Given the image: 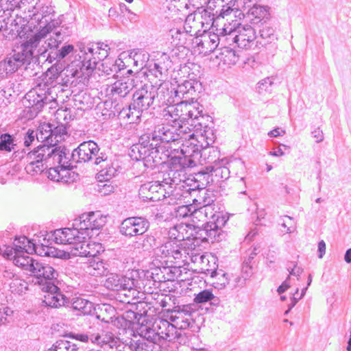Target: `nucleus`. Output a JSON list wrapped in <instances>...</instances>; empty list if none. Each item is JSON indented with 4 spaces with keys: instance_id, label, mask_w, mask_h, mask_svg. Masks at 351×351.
Returning a JSON list of instances; mask_svg holds the SVG:
<instances>
[{
    "instance_id": "obj_41",
    "label": "nucleus",
    "mask_w": 351,
    "mask_h": 351,
    "mask_svg": "<svg viewBox=\"0 0 351 351\" xmlns=\"http://www.w3.org/2000/svg\"><path fill=\"white\" fill-rule=\"evenodd\" d=\"M173 90L175 97L182 100L183 98L187 99L188 95L194 92L193 86L190 81H184L182 84H178L176 89Z\"/></svg>"
},
{
    "instance_id": "obj_26",
    "label": "nucleus",
    "mask_w": 351,
    "mask_h": 351,
    "mask_svg": "<svg viewBox=\"0 0 351 351\" xmlns=\"http://www.w3.org/2000/svg\"><path fill=\"white\" fill-rule=\"evenodd\" d=\"M154 99L156 106H169L176 101L173 90H169L167 82H162L158 86L154 85Z\"/></svg>"
},
{
    "instance_id": "obj_28",
    "label": "nucleus",
    "mask_w": 351,
    "mask_h": 351,
    "mask_svg": "<svg viewBox=\"0 0 351 351\" xmlns=\"http://www.w3.org/2000/svg\"><path fill=\"white\" fill-rule=\"evenodd\" d=\"M171 66L170 57L166 53H162L153 65L149 66V72L159 81H163V77L167 75V71Z\"/></svg>"
},
{
    "instance_id": "obj_48",
    "label": "nucleus",
    "mask_w": 351,
    "mask_h": 351,
    "mask_svg": "<svg viewBox=\"0 0 351 351\" xmlns=\"http://www.w3.org/2000/svg\"><path fill=\"white\" fill-rule=\"evenodd\" d=\"M199 192L201 194L199 195L198 199L195 198L193 199V204L198 205L199 206H213V204L215 202L213 193L206 191L205 189L200 190Z\"/></svg>"
},
{
    "instance_id": "obj_11",
    "label": "nucleus",
    "mask_w": 351,
    "mask_h": 351,
    "mask_svg": "<svg viewBox=\"0 0 351 351\" xmlns=\"http://www.w3.org/2000/svg\"><path fill=\"white\" fill-rule=\"evenodd\" d=\"M202 18L200 14L193 13L187 16L183 29H172L170 30V35L176 45L183 46L187 44L188 40H191L193 36H197L199 25H203L199 19Z\"/></svg>"
},
{
    "instance_id": "obj_35",
    "label": "nucleus",
    "mask_w": 351,
    "mask_h": 351,
    "mask_svg": "<svg viewBox=\"0 0 351 351\" xmlns=\"http://www.w3.org/2000/svg\"><path fill=\"white\" fill-rule=\"evenodd\" d=\"M71 308L83 315H89L95 309L93 302L82 298H73L71 302Z\"/></svg>"
},
{
    "instance_id": "obj_6",
    "label": "nucleus",
    "mask_w": 351,
    "mask_h": 351,
    "mask_svg": "<svg viewBox=\"0 0 351 351\" xmlns=\"http://www.w3.org/2000/svg\"><path fill=\"white\" fill-rule=\"evenodd\" d=\"M55 101L51 95V88L46 84H38L35 88L26 93L23 104L29 109L30 117H36L45 105Z\"/></svg>"
},
{
    "instance_id": "obj_38",
    "label": "nucleus",
    "mask_w": 351,
    "mask_h": 351,
    "mask_svg": "<svg viewBox=\"0 0 351 351\" xmlns=\"http://www.w3.org/2000/svg\"><path fill=\"white\" fill-rule=\"evenodd\" d=\"M29 254L26 253H19L14 258L13 262L15 265L21 267L25 271L31 272L34 267V263H36V261L29 256Z\"/></svg>"
},
{
    "instance_id": "obj_14",
    "label": "nucleus",
    "mask_w": 351,
    "mask_h": 351,
    "mask_svg": "<svg viewBox=\"0 0 351 351\" xmlns=\"http://www.w3.org/2000/svg\"><path fill=\"white\" fill-rule=\"evenodd\" d=\"M176 330L174 325H171L169 320L159 317L154 321L152 328L147 331L146 335H147V339L160 345L165 341L170 342L174 340L176 336L173 335Z\"/></svg>"
},
{
    "instance_id": "obj_51",
    "label": "nucleus",
    "mask_w": 351,
    "mask_h": 351,
    "mask_svg": "<svg viewBox=\"0 0 351 351\" xmlns=\"http://www.w3.org/2000/svg\"><path fill=\"white\" fill-rule=\"evenodd\" d=\"M66 134V128L64 123H60L57 126L53 125L52 127V139L51 140L50 145H56L57 143L61 141L63 138V135Z\"/></svg>"
},
{
    "instance_id": "obj_55",
    "label": "nucleus",
    "mask_w": 351,
    "mask_h": 351,
    "mask_svg": "<svg viewBox=\"0 0 351 351\" xmlns=\"http://www.w3.org/2000/svg\"><path fill=\"white\" fill-rule=\"evenodd\" d=\"M101 68L99 69L107 75H112L113 76L117 73L116 65L114 60L110 59H104V62L101 64Z\"/></svg>"
},
{
    "instance_id": "obj_24",
    "label": "nucleus",
    "mask_w": 351,
    "mask_h": 351,
    "mask_svg": "<svg viewBox=\"0 0 351 351\" xmlns=\"http://www.w3.org/2000/svg\"><path fill=\"white\" fill-rule=\"evenodd\" d=\"M84 270L88 274L95 277L108 276L110 271V264L107 261L95 254L88 259Z\"/></svg>"
},
{
    "instance_id": "obj_15",
    "label": "nucleus",
    "mask_w": 351,
    "mask_h": 351,
    "mask_svg": "<svg viewBox=\"0 0 351 351\" xmlns=\"http://www.w3.org/2000/svg\"><path fill=\"white\" fill-rule=\"evenodd\" d=\"M97 49L98 47H93L90 44L80 47V58L82 64L80 69L83 74L91 73L97 64L108 56V53L104 51L99 52Z\"/></svg>"
},
{
    "instance_id": "obj_62",
    "label": "nucleus",
    "mask_w": 351,
    "mask_h": 351,
    "mask_svg": "<svg viewBox=\"0 0 351 351\" xmlns=\"http://www.w3.org/2000/svg\"><path fill=\"white\" fill-rule=\"evenodd\" d=\"M13 311L9 307L0 308V326L9 323L12 319Z\"/></svg>"
},
{
    "instance_id": "obj_34",
    "label": "nucleus",
    "mask_w": 351,
    "mask_h": 351,
    "mask_svg": "<svg viewBox=\"0 0 351 351\" xmlns=\"http://www.w3.org/2000/svg\"><path fill=\"white\" fill-rule=\"evenodd\" d=\"M90 245L86 241V238L82 239L81 241H76V243H74L71 245L73 256H84L90 258L92 256H94L95 254L90 250Z\"/></svg>"
},
{
    "instance_id": "obj_43",
    "label": "nucleus",
    "mask_w": 351,
    "mask_h": 351,
    "mask_svg": "<svg viewBox=\"0 0 351 351\" xmlns=\"http://www.w3.org/2000/svg\"><path fill=\"white\" fill-rule=\"evenodd\" d=\"M259 35L260 38L262 39L259 43L262 45H266L277 40L274 29L268 25L263 26V28L259 30Z\"/></svg>"
},
{
    "instance_id": "obj_46",
    "label": "nucleus",
    "mask_w": 351,
    "mask_h": 351,
    "mask_svg": "<svg viewBox=\"0 0 351 351\" xmlns=\"http://www.w3.org/2000/svg\"><path fill=\"white\" fill-rule=\"evenodd\" d=\"M187 226L184 223L176 224L169 228L168 232L169 237L171 241L176 240L181 241L185 239L184 232H186Z\"/></svg>"
},
{
    "instance_id": "obj_42",
    "label": "nucleus",
    "mask_w": 351,
    "mask_h": 351,
    "mask_svg": "<svg viewBox=\"0 0 351 351\" xmlns=\"http://www.w3.org/2000/svg\"><path fill=\"white\" fill-rule=\"evenodd\" d=\"M103 162L106 165L101 166L102 169L97 173V178L100 182L110 180L117 173L116 168L111 163H109L107 160Z\"/></svg>"
},
{
    "instance_id": "obj_20",
    "label": "nucleus",
    "mask_w": 351,
    "mask_h": 351,
    "mask_svg": "<svg viewBox=\"0 0 351 351\" xmlns=\"http://www.w3.org/2000/svg\"><path fill=\"white\" fill-rule=\"evenodd\" d=\"M46 37L45 32L39 30L34 34L27 36L26 40L17 47V49L23 53L26 60L31 62L34 58L43 57L42 56L37 55V50L41 46V40Z\"/></svg>"
},
{
    "instance_id": "obj_39",
    "label": "nucleus",
    "mask_w": 351,
    "mask_h": 351,
    "mask_svg": "<svg viewBox=\"0 0 351 351\" xmlns=\"http://www.w3.org/2000/svg\"><path fill=\"white\" fill-rule=\"evenodd\" d=\"M146 339L138 340L136 341L131 340L129 348L132 351H155L154 342L147 339V335H145Z\"/></svg>"
},
{
    "instance_id": "obj_5",
    "label": "nucleus",
    "mask_w": 351,
    "mask_h": 351,
    "mask_svg": "<svg viewBox=\"0 0 351 351\" xmlns=\"http://www.w3.org/2000/svg\"><path fill=\"white\" fill-rule=\"evenodd\" d=\"M171 260L179 264L178 267H162L153 269L150 272L151 277L154 282L175 281L181 275L180 264L186 265L189 250L176 244ZM149 277V276H147Z\"/></svg>"
},
{
    "instance_id": "obj_59",
    "label": "nucleus",
    "mask_w": 351,
    "mask_h": 351,
    "mask_svg": "<svg viewBox=\"0 0 351 351\" xmlns=\"http://www.w3.org/2000/svg\"><path fill=\"white\" fill-rule=\"evenodd\" d=\"M0 254L6 258L12 259L14 261V258L16 257V254H19V252L16 250V247L14 245L12 247L4 245L0 246Z\"/></svg>"
},
{
    "instance_id": "obj_29",
    "label": "nucleus",
    "mask_w": 351,
    "mask_h": 351,
    "mask_svg": "<svg viewBox=\"0 0 351 351\" xmlns=\"http://www.w3.org/2000/svg\"><path fill=\"white\" fill-rule=\"evenodd\" d=\"M135 79L134 76L123 77L116 81L111 87V93L113 96L117 95L124 97L135 87Z\"/></svg>"
},
{
    "instance_id": "obj_3",
    "label": "nucleus",
    "mask_w": 351,
    "mask_h": 351,
    "mask_svg": "<svg viewBox=\"0 0 351 351\" xmlns=\"http://www.w3.org/2000/svg\"><path fill=\"white\" fill-rule=\"evenodd\" d=\"M198 103H189L186 100L176 99V101L162 110V116L166 121L177 123L187 122L191 126H197L196 123L204 119L202 110H199Z\"/></svg>"
},
{
    "instance_id": "obj_25",
    "label": "nucleus",
    "mask_w": 351,
    "mask_h": 351,
    "mask_svg": "<svg viewBox=\"0 0 351 351\" xmlns=\"http://www.w3.org/2000/svg\"><path fill=\"white\" fill-rule=\"evenodd\" d=\"M208 8L215 11L213 15L224 18L231 12H238L235 0H208Z\"/></svg>"
},
{
    "instance_id": "obj_56",
    "label": "nucleus",
    "mask_w": 351,
    "mask_h": 351,
    "mask_svg": "<svg viewBox=\"0 0 351 351\" xmlns=\"http://www.w3.org/2000/svg\"><path fill=\"white\" fill-rule=\"evenodd\" d=\"M193 208V204L191 205H182L178 206L175 210V216L178 219H183L187 217H191V213Z\"/></svg>"
},
{
    "instance_id": "obj_7",
    "label": "nucleus",
    "mask_w": 351,
    "mask_h": 351,
    "mask_svg": "<svg viewBox=\"0 0 351 351\" xmlns=\"http://www.w3.org/2000/svg\"><path fill=\"white\" fill-rule=\"evenodd\" d=\"M41 242L39 239L38 241L40 243L42 246H48L54 242L56 244L60 245H69L71 246L76 241H81L82 239L88 237V234L84 232H82L81 229L77 226H75V221L73 223L72 228H64L55 230L45 235Z\"/></svg>"
},
{
    "instance_id": "obj_19",
    "label": "nucleus",
    "mask_w": 351,
    "mask_h": 351,
    "mask_svg": "<svg viewBox=\"0 0 351 351\" xmlns=\"http://www.w3.org/2000/svg\"><path fill=\"white\" fill-rule=\"evenodd\" d=\"M106 223V217L99 213H84L75 219V226L89 236V230H99Z\"/></svg>"
},
{
    "instance_id": "obj_1",
    "label": "nucleus",
    "mask_w": 351,
    "mask_h": 351,
    "mask_svg": "<svg viewBox=\"0 0 351 351\" xmlns=\"http://www.w3.org/2000/svg\"><path fill=\"white\" fill-rule=\"evenodd\" d=\"M196 124L197 126H193V133L186 132L183 126L177 128L169 123L157 125L152 132L140 136L138 143L132 146V152L138 154V158L158 162V158H162L159 157L160 150H162V144L178 146L181 155L191 159L189 164L200 163L210 145H205L207 140L202 134V123L199 121Z\"/></svg>"
},
{
    "instance_id": "obj_50",
    "label": "nucleus",
    "mask_w": 351,
    "mask_h": 351,
    "mask_svg": "<svg viewBox=\"0 0 351 351\" xmlns=\"http://www.w3.org/2000/svg\"><path fill=\"white\" fill-rule=\"evenodd\" d=\"M274 77H267L260 80L256 85L257 92L259 94L271 93L274 84Z\"/></svg>"
},
{
    "instance_id": "obj_30",
    "label": "nucleus",
    "mask_w": 351,
    "mask_h": 351,
    "mask_svg": "<svg viewBox=\"0 0 351 351\" xmlns=\"http://www.w3.org/2000/svg\"><path fill=\"white\" fill-rule=\"evenodd\" d=\"M247 9V16L253 25L263 23L269 17V8L267 6L256 4Z\"/></svg>"
},
{
    "instance_id": "obj_45",
    "label": "nucleus",
    "mask_w": 351,
    "mask_h": 351,
    "mask_svg": "<svg viewBox=\"0 0 351 351\" xmlns=\"http://www.w3.org/2000/svg\"><path fill=\"white\" fill-rule=\"evenodd\" d=\"M195 182H197L196 187L199 190H204L206 187L210 183L213 182L211 174L209 171H201L195 174Z\"/></svg>"
},
{
    "instance_id": "obj_18",
    "label": "nucleus",
    "mask_w": 351,
    "mask_h": 351,
    "mask_svg": "<svg viewBox=\"0 0 351 351\" xmlns=\"http://www.w3.org/2000/svg\"><path fill=\"white\" fill-rule=\"evenodd\" d=\"M30 274L34 276L32 281L35 285H38L40 289L48 284H54L58 276L57 271L51 265L37 261Z\"/></svg>"
},
{
    "instance_id": "obj_58",
    "label": "nucleus",
    "mask_w": 351,
    "mask_h": 351,
    "mask_svg": "<svg viewBox=\"0 0 351 351\" xmlns=\"http://www.w3.org/2000/svg\"><path fill=\"white\" fill-rule=\"evenodd\" d=\"M212 291L208 289H205L196 294L193 300L196 304H203L208 302L209 300H212Z\"/></svg>"
},
{
    "instance_id": "obj_57",
    "label": "nucleus",
    "mask_w": 351,
    "mask_h": 351,
    "mask_svg": "<svg viewBox=\"0 0 351 351\" xmlns=\"http://www.w3.org/2000/svg\"><path fill=\"white\" fill-rule=\"evenodd\" d=\"M28 10V14H25L24 16H20L19 18V23L21 24V26L25 25L27 23H28L29 19H36V15L38 14L37 9L34 5H29L28 8H25L24 11Z\"/></svg>"
},
{
    "instance_id": "obj_23",
    "label": "nucleus",
    "mask_w": 351,
    "mask_h": 351,
    "mask_svg": "<svg viewBox=\"0 0 351 351\" xmlns=\"http://www.w3.org/2000/svg\"><path fill=\"white\" fill-rule=\"evenodd\" d=\"M38 147L39 151L43 154L47 168L50 166H60L65 163L63 162V158L66 159V154L55 147V145L43 144Z\"/></svg>"
},
{
    "instance_id": "obj_10",
    "label": "nucleus",
    "mask_w": 351,
    "mask_h": 351,
    "mask_svg": "<svg viewBox=\"0 0 351 351\" xmlns=\"http://www.w3.org/2000/svg\"><path fill=\"white\" fill-rule=\"evenodd\" d=\"M213 28L215 32H204L200 38L198 35L195 38L196 45L205 52L213 51L219 45L224 48L229 46L226 23L221 27H215L213 23Z\"/></svg>"
},
{
    "instance_id": "obj_12",
    "label": "nucleus",
    "mask_w": 351,
    "mask_h": 351,
    "mask_svg": "<svg viewBox=\"0 0 351 351\" xmlns=\"http://www.w3.org/2000/svg\"><path fill=\"white\" fill-rule=\"evenodd\" d=\"M154 94V85L152 84H145L136 88L133 94L132 102L136 118H139L143 111L156 108Z\"/></svg>"
},
{
    "instance_id": "obj_8",
    "label": "nucleus",
    "mask_w": 351,
    "mask_h": 351,
    "mask_svg": "<svg viewBox=\"0 0 351 351\" xmlns=\"http://www.w3.org/2000/svg\"><path fill=\"white\" fill-rule=\"evenodd\" d=\"M106 276L104 282L105 287L111 291L121 292V294L125 298L122 302L130 303L131 299L136 298L138 292L134 288L135 280L134 278L114 273H108Z\"/></svg>"
},
{
    "instance_id": "obj_47",
    "label": "nucleus",
    "mask_w": 351,
    "mask_h": 351,
    "mask_svg": "<svg viewBox=\"0 0 351 351\" xmlns=\"http://www.w3.org/2000/svg\"><path fill=\"white\" fill-rule=\"evenodd\" d=\"M77 344L67 340L57 341L48 351H78Z\"/></svg>"
},
{
    "instance_id": "obj_2",
    "label": "nucleus",
    "mask_w": 351,
    "mask_h": 351,
    "mask_svg": "<svg viewBox=\"0 0 351 351\" xmlns=\"http://www.w3.org/2000/svg\"><path fill=\"white\" fill-rule=\"evenodd\" d=\"M162 150L160 149L159 152V162H155L154 161L148 162L143 158H138V154L132 152L131 148L130 156L136 160H143L146 166H155L160 162H164L166 160L169 159V169L163 173L162 183H164L167 193H169L170 200L169 204L176 203L178 200H181L182 197H186L188 194L190 193L191 189L189 187V184L186 180V168H191L195 167L197 164H189L191 159L184 155H176V153H179V149L173 147L170 145L162 144Z\"/></svg>"
},
{
    "instance_id": "obj_9",
    "label": "nucleus",
    "mask_w": 351,
    "mask_h": 351,
    "mask_svg": "<svg viewBox=\"0 0 351 351\" xmlns=\"http://www.w3.org/2000/svg\"><path fill=\"white\" fill-rule=\"evenodd\" d=\"M191 219L195 226L197 228L202 227L199 233L200 237H202V241L212 243L219 241L221 229L216 222L207 221L201 206L193 204L192 213H191Z\"/></svg>"
},
{
    "instance_id": "obj_54",
    "label": "nucleus",
    "mask_w": 351,
    "mask_h": 351,
    "mask_svg": "<svg viewBox=\"0 0 351 351\" xmlns=\"http://www.w3.org/2000/svg\"><path fill=\"white\" fill-rule=\"evenodd\" d=\"M207 154L202 156V158L207 163L215 164L219 158V152L214 147H208L206 148Z\"/></svg>"
},
{
    "instance_id": "obj_21",
    "label": "nucleus",
    "mask_w": 351,
    "mask_h": 351,
    "mask_svg": "<svg viewBox=\"0 0 351 351\" xmlns=\"http://www.w3.org/2000/svg\"><path fill=\"white\" fill-rule=\"evenodd\" d=\"M19 158L24 159L26 162L25 169L27 173L31 176L40 174L45 169H47V165L43 158V154L41 153L38 147L29 152L25 156H19Z\"/></svg>"
},
{
    "instance_id": "obj_17",
    "label": "nucleus",
    "mask_w": 351,
    "mask_h": 351,
    "mask_svg": "<svg viewBox=\"0 0 351 351\" xmlns=\"http://www.w3.org/2000/svg\"><path fill=\"white\" fill-rule=\"evenodd\" d=\"M149 228V221L142 217H132L125 219L121 223L120 232L121 234L132 237L143 235Z\"/></svg>"
},
{
    "instance_id": "obj_64",
    "label": "nucleus",
    "mask_w": 351,
    "mask_h": 351,
    "mask_svg": "<svg viewBox=\"0 0 351 351\" xmlns=\"http://www.w3.org/2000/svg\"><path fill=\"white\" fill-rule=\"evenodd\" d=\"M119 117L120 119L132 118V121H134L138 119L135 117V110H134L132 106V104L128 108H123L121 110H120Z\"/></svg>"
},
{
    "instance_id": "obj_16",
    "label": "nucleus",
    "mask_w": 351,
    "mask_h": 351,
    "mask_svg": "<svg viewBox=\"0 0 351 351\" xmlns=\"http://www.w3.org/2000/svg\"><path fill=\"white\" fill-rule=\"evenodd\" d=\"M167 191L168 189L162 181L149 182L141 186L138 195L143 201L158 202L167 198L170 199Z\"/></svg>"
},
{
    "instance_id": "obj_31",
    "label": "nucleus",
    "mask_w": 351,
    "mask_h": 351,
    "mask_svg": "<svg viewBox=\"0 0 351 351\" xmlns=\"http://www.w3.org/2000/svg\"><path fill=\"white\" fill-rule=\"evenodd\" d=\"M54 36H51L37 50V55L42 56L47 59V52L49 49H57L59 45L63 41L62 34L60 31L54 32Z\"/></svg>"
},
{
    "instance_id": "obj_61",
    "label": "nucleus",
    "mask_w": 351,
    "mask_h": 351,
    "mask_svg": "<svg viewBox=\"0 0 351 351\" xmlns=\"http://www.w3.org/2000/svg\"><path fill=\"white\" fill-rule=\"evenodd\" d=\"M193 324V319L189 317L182 316V313H180L179 320L177 322V325H174L176 330L179 329L180 331L185 330L189 328Z\"/></svg>"
},
{
    "instance_id": "obj_33",
    "label": "nucleus",
    "mask_w": 351,
    "mask_h": 351,
    "mask_svg": "<svg viewBox=\"0 0 351 351\" xmlns=\"http://www.w3.org/2000/svg\"><path fill=\"white\" fill-rule=\"evenodd\" d=\"M206 170L209 171L213 182H219L229 178L230 171L227 167L220 165L219 163L206 167Z\"/></svg>"
},
{
    "instance_id": "obj_40",
    "label": "nucleus",
    "mask_w": 351,
    "mask_h": 351,
    "mask_svg": "<svg viewBox=\"0 0 351 351\" xmlns=\"http://www.w3.org/2000/svg\"><path fill=\"white\" fill-rule=\"evenodd\" d=\"M27 0H21L19 3H12L10 0H0V13L2 12L5 16H11L16 8H23L26 5Z\"/></svg>"
},
{
    "instance_id": "obj_22",
    "label": "nucleus",
    "mask_w": 351,
    "mask_h": 351,
    "mask_svg": "<svg viewBox=\"0 0 351 351\" xmlns=\"http://www.w3.org/2000/svg\"><path fill=\"white\" fill-rule=\"evenodd\" d=\"M40 289L47 293L43 300L47 306L58 308L69 303V299L61 293L55 283L48 284L45 287H42Z\"/></svg>"
},
{
    "instance_id": "obj_36",
    "label": "nucleus",
    "mask_w": 351,
    "mask_h": 351,
    "mask_svg": "<svg viewBox=\"0 0 351 351\" xmlns=\"http://www.w3.org/2000/svg\"><path fill=\"white\" fill-rule=\"evenodd\" d=\"M19 253L31 254L36 251V244L26 237L16 238L13 243Z\"/></svg>"
},
{
    "instance_id": "obj_32",
    "label": "nucleus",
    "mask_w": 351,
    "mask_h": 351,
    "mask_svg": "<svg viewBox=\"0 0 351 351\" xmlns=\"http://www.w3.org/2000/svg\"><path fill=\"white\" fill-rule=\"evenodd\" d=\"M4 61L6 62L9 70L11 71L12 73L16 71L21 66L30 64V62L26 60V58L24 57L23 53L17 48L13 50V52L9 54L4 59Z\"/></svg>"
},
{
    "instance_id": "obj_4",
    "label": "nucleus",
    "mask_w": 351,
    "mask_h": 351,
    "mask_svg": "<svg viewBox=\"0 0 351 351\" xmlns=\"http://www.w3.org/2000/svg\"><path fill=\"white\" fill-rule=\"evenodd\" d=\"M229 46L236 45L241 49H250L257 38L256 31L248 24L242 25L239 20L226 23Z\"/></svg>"
},
{
    "instance_id": "obj_44",
    "label": "nucleus",
    "mask_w": 351,
    "mask_h": 351,
    "mask_svg": "<svg viewBox=\"0 0 351 351\" xmlns=\"http://www.w3.org/2000/svg\"><path fill=\"white\" fill-rule=\"evenodd\" d=\"M74 49L72 45H66L63 46L60 50H56L54 52L51 51L47 54V60L51 62L53 60H60L66 58Z\"/></svg>"
},
{
    "instance_id": "obj_37",
    "label": "nucleus",
    "mask_w": 351,
    "mask_h": 351,
    "mask_svg": "<svg viewBox=\"0 0 351 351\" xmlns=\"http://www.w3.org/2000/svg\"><path fill=\"white\" fill-rule=\"evenodd\" d=\"M52 127L53 124L44 123L41 124L36 133L38 141L45 143V144L50 145L52 139Z\"/></svg>"
},
{
    "instance_id": "obj_63",
    "label": "nucleus",
    "mask_w": 351,
    "mask_h": 351,
    "mask_svg": "<svg viewBox=\"0 0 351 351\" xmlns=\"http://www.w3.org/2000/svg\"><path fill=\"white\" fill-rule=\"evenodd\" d=\"M60 24L61 21L58 19H53L48 22L44 27H43L40 31L42 32H44L45 36H47L49 34L54 32L57 27H60Z\"/></svg>"
},
{
    "instance_id": "obj_60",
    "label": "nucleus",
    "mask_w": 351,
    "mask_h": 351,
    "mask_svg": "<svg viewBox=\"0 0 351 351\" xmlns=\"http://www.w3.org/2000/svg\"><path fill=\"white\" fill-rule=\"evenodd\" d=\"M10 288L12 289V291L23 292L24 290L27 289V282L17 276L14 278L10 284Z\"/></svg>"
},
{
    "instance_id": "obj_49",
    "label": "nucleus",
    "mask_w": 351,
    "mask_h": 351,
    "mask_svg": "<svg viewBox=\"0 0 351 351\" xmlns=\"http://www.w3.org/2000/svg\"><path fill=\"white\" fill-rule=\"evenodd\" d=\"M14 137L10 134L5 133L0 136V151L10 152L14 149Z\"/></svg>"
},
{
    "instance_id": "obj_52",
    "label": "nucleus",
    "mask_w": 351,
    "mask_h": 351,
    "mask_svg": "<svg viewBox=\"0 0 351 351\" xmlns=\"http://www.w3.org/2000/svg\"><path fill=\"white\" fill-rule=\"evenodd\" d=\"M190 262L196 263L202 267L205 263L208 264L210 263V261L204 254H197L194 250H189L188 263H186V265H189Z\"/></svg>"
},
{
    "instance_id": "obj_27",
    "label": "nucleus",
    "mask_w": 351,
    "mask_h": 351,
    "mask_svg": "<svg viewBox=\"0 0 351 351\" xmlns=\"http://www.w3.org/2000/svg\"><path fill=\"white\" fill-rule=\"evenodd\" d=\"M202 272L210 276L212 280V285L215 289H223L229 283L228 274L222 269H217V265L215 261L213 262V268L202 267Z\"/></svg>"
},
{
    "instance_id": "obj_13",
    "label": "nucleus",
    "mask_w": 351,
    "mask_h": 351,
    "mask_svg": "<svg viewBox=\"0 0 351 351\" xmlns=\"http://www.w3.org/2000/svg\"><path fill=\"white\" fill-rule=\"evenodd\" d=\"M71 158L76 162H86L94 160L95 165H99L106 160V155L103 153L99 154L98 145L93 141L82 143L73 151Z\"/></svg>"
},
{
    "instance_id": "obj_53",
    "label": "nucleus",
    "mask_w": 351,
    "mask_h": 351,
    "mask_svg": "<svg viewBox=\"0 0 351 351\" xmlns=\"http://www.w3.org/2000/svg\"><path fill=\"white\" fill-rule=\"evenodd\" d=\"M160 244V242L152 235H145L139 245L144 251H150Z\"/></svg>"
}]
</instances>
